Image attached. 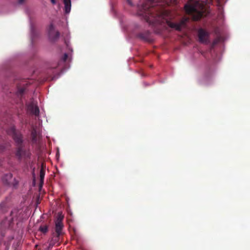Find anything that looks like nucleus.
<instances>
[{"label":"nucleus","instance_id":"obj_20","mask_svg":"<svg viewBox=\"0 0 250 250\" xmlns=\"http://www.w3.org/2000/svg\"><path fill=\"white\" fill-rule=\"evenodd\" d=\"M126 1H127L128 4H130V5H132V1H131V0H126Z\"/></svg>","mask_w":250,"mask_h":250},{"label":"nucleus","instance_id":"obj_21","mask_svg":"<svg viewBox=\"0 0 250 250\" xmlns=\"http://www.w3.org/2000/svg\"><path fill=\"white\" fill-rule=\"evenodd\" d=\"M52 4H56V0H50Z\"/></svg>","mask_w":250,"mask_h":250},{"label":"nucleus","instance_id":"obj_14","mask_svg":"<svg viewBox=\"0 0 250 250\" xmlns=\"http://www.w3.org/2000/svg\"><path fill=\"white\" fill-rule=\"evenodd\" d=\"M52 239L53 243V246H54V245H55L56 243L59 242L60 239L57 233H56V231L53 234V235L52 236Z\"/></svg>","mask_w":250,"mask_h":250},{"label":"nucleus","instance_id":"obj_7","mask_svg":"<svg viewBox=\"0 0 250 250\" xmlns=\"http://www.w3.org/2000/svg\"><path fill=\"white\" fill-rule=\"evenodd\" d=\"M48 35L52 41H56L60 36V32L58 31H55V27L52 23L50 24L48 28Z\"/></svg>","mask_w":250,"mask_h":250},{"label":"nucleus","instance_id":"obj_19","mask_svg":"<svg viewBox=\"0 0 250 250\" xmlns=\"http://www.w3.org/2000/svg\"><path fill=\"white\" fill-rule=\"evenodd\" d=\"M25 0H18L19 3H20V4H22V3H24Z\"/></svg>","mask_w":250,"mask_h":250},{"label":"nucleus","instance_id":"obj_22","mask_svg":"<svg viewBox=\"0 0 250 250\" xmlns=\"http://www.w3.org/2000/svg\"><path fill=\"white\" fill-rule=\"evenodd\" d=\"M20 92L21 94H22V93L24 92V89H20Z\"/></svg>","mask_w":250,"mask_h":250},{"label":"nucleus","instance_id":"obj_2","mask_svg":"<svg viewBox=\"0 0 250 250\" xmlns=\"http://www.w3.org/2000/svg\"><path fill=\"white\" fill-rule=\"evenodd\" d=\"M185 9L186 12L194 21H198L204 15V7L199 1H195L193 4H186Z\"/></svg>","mask_w":250,"mask_h":250},{"label":"nucleus","instance_id":"obj_17","mask_svg":"<svg viewBox=\"0 0 250 250\" xmlns=\"http://www.w3.org/2000/svg\"><path fill=\"white\" fill-rule=\"evenodd\" d=\"M53 246V242H52V237L51 238V239L50 240L49 242V245L48 246L47 249L48 250H51V249L52 248Z\"/></svg>","mask_w":250,"mask_h":250},{"label":"nucleus","instance_id":"obj_3","mask_svg":"<svg viewBox=\"0 0 250 250\" xmlns=\"http://www.w3.org/2000/svg\"><path fill=\"white\" fill-rule=\"evenodd\" d=\"M14 154L18 161H27L28 159H30L32 153L30 149L25 147L24 139L21 145L18 147H16Z\"/></svg>","mask_w":250,"mask_h":250},{"label":"nucleus","instance_id":"obj_18","mask_svg":"<svg viewBox=\"0 0 250 250\" xmlns=\"http://www.w3.org/2000/svg\"><path fill=\"white\" fill-rule=\"evenodd\" d=\"M67 58H68V55H67V53H65L62 58L63 61H67Z\"/></svg>","mask_w":250,"mask_h":250},{"label":"nucleus","instance_id":"obj_1","mask_svg":"<svg viewBox=\"0 0 250 250\" xmlns=\"http://www.w3.org/2000/svg\"><path fill=\"white\" fill-rule=\"evenodd\" d=\"M164 2L163 0H145L138 7V13L149 24H160L175 30H182L186 26L189 18H183L178 22L174 21L172 14L162 7Z\"/></svg>","mask_w":250,"mask_h":250},{"label":"nucleus","instance_id":"obj_5","mask_svg":"<svg viewBox=\"0 0 250 250\" xmlns=\"http://www.w3.org/2000/svg\"><path fill=\"white\" fill-rule=\"evenodd\" d=\"M64 215L62 212H58L55 219V231L58 234L59 238L60 239L61 235L63 234V229L64 225L63 220Z\"/></svg>","mask_w":250,"mask_h":250},{"label":"nucleus","instance_id":"obj_13","mask_svg":"<svg viewBox=\"0 0 250 250\" xmlns=\"http://www.w3.org/2000/svg\"><path fill=\"white\" fill-rule=\"evenodd\" d=\"M32 142L33 143L37 142V132L36 129H33L31 132Z\"/></svg>","mask_w":250,"mask_h":250},{"label":"nucleus","instance_id":"obj_15","mask_svg":"<svg viewBox=\"0 0 250 250\" xmlns=\"http://www.w3.org/2000/svg\"><path fill=\"white\" fill-rule=\"evenodd\" d=\"M39 230L40 231L42 232V233L45 234V233H47V232L48 231V226H47V225L40 226V227L39 228Z\"/></svg>","mask_w":250,"mask_h":250},{"label":"nucleus","instance_id":"obj_16","mask_svg":"<svg viewBox=\"0 0 250 250\" xmlns=\"http://www.w3.org/2000/svg\"><path fill=\"white\" fill-rule=\"evenodd\" d=\"M10 144H2L1 145H0V151H3L4 149H6V147L8 146H9Z\"/></svg>","mask_w":250,"mask_h":250},{"label":"nucleus","instance_id":"obj_6","mask_svg":"<svg viewBox=\"0 0 250 250\" xmlns=\"http://www.w3.org/2000/svg\"><path fill=\"white\" fill-rule=\"evenodd\" d=\"M2 181L3 183L8 186H17L18 184V180H16V178H14L13 175L12 173H10V172L4 175L2 178Z\"/></svg>","mask_w":250,"mask_h":250},{"label":"nucleus","instance_id":"obj_23","mask_svg":"<svg viewBox=\"0 0 250 250\" xmlns=\"http://www.w3.org/2000/svg\"><path fill=\"white\" fill-rule=\"evenodd\" d=\"M14 211H12L11 212V214H12V215H13V214H14Z\"/></svg>","mask_w":250,"mask_h":250},{"label":"nucleus","instance_id":"obj_4","mask_svg":"<svg viewBox=\"0 0 250 250\" xmlns=\"http://www.w3.org/2000/svg\"><path fill=\"white\" fill-rule=\"evenodd\" d=\"M6 132L13 139L16 147L20 146V145L24 141V137L21 132L19 130H17L14 126H10L7 129Z\"/></svg>","mask_w":250,"mask_h":250},{"label":"nucleus","instance_id":"obj_8","mask_svg":"<svg viewBox=\"0 0 250 250\" xmlns=\"http://www.w3.org/2000/svg\"><path fill=\"white\" fill-rule=\"evenodd\" d=\"M199 41L202 43H207L208 42L209 34L207 31L201 28L198 32Z\"/></svg>","mask_w":250,"mask_h":250},{"label":"nucleus","instance_id":"obj_12","mask_svg":"<svg viewBox=\"0 0 250 250\" xmlns=\"http://www.w3.org/2000/svg\"><path fill=\"white\" fill-rule=\"evenodd\" d=\"M64 4V9L65 13H69L71 11V0H63Z\"/></svg>","mask_w":250,"mask_h":250},{"label":"nucleus","instance_id":"obj_10","mask_svg":"<svg viewBox=\"0 0 250 250\" xmlns=\"http://www.w3.org/2000/svg\"><path fill=\"white\" fill-rule=\"evenodd\" d=\"M138 37L146 42H149L150 41V32L145 31V32H140L138 34Z\"/></svg>","mask_w":250,"mask_h":250},{"label":"nucleus","instance_id":"obj_9","mask_svg":"<svg viewBox=\"0 0 250 250\" xmlns=\"http://www.w3.org/2000/svg\"><path fill=\"white\" fill-rule=\"evenodd\" d=\"M28 109L30 110L32 114L36 115V116L40 114L39 106H38L36 104H35L34 103H31L28 104Z\"/></svg>","mask_w":250,"mask_h":250},{"label":"nucleus","instance_id":"obj_11","mask_svg":"<svg viewBox=\"0 0 250 250\" xmlns=\"http://www.w3.org/2000/svg\"><path fill=\"white\" fill-rule=\"evenodd\" d=\"M45 174V167L44 166L43 163L42 164V167L40 171V186H42L44 183V178Z\"/></svg>","mask_w":250,"mask_h":250}]
</instances>
